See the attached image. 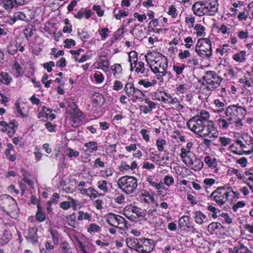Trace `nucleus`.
<instances>
[{"instance_id":"nucleus-14","label":"nucleus","mask_w":253,"mask_h":253,"mask_svg":"<svg viewBox=\"0 0 253 253\" xmlns=\"http://www.w3.org/2000/svg\"><path fill=\"white\" fill-rule=\"evenodd\" d=\"M231 108L234 114L237 124H240L246 114V110L243 107L236 105H231Z\"/></svg>"},{"instance_id":"nucleus-35","label":"nucleus","mask_w":253,"mask_h":253,"mask_svg":"<svg viewBox=\"0 0 253 253\" xmlns=\"http://www.w3.org/2000/svg\"><path fill=\"white\" fill-rule=\"evenodd\" d=\"M37 208L38 210L36 214V219L39 222H42L45 220V213L42 211V209L39 205L37 206Z\"/></svg>"},{"instance_id":"nucleus-56","label":"nucleus","mask_w":253,"mask_h":253,"mask_svg":"<svg viewBox=\"0 0 253 253\" xmlns=\"http://www.w3.org/2000/svg\"><path fill=\"white\" fill-rule=\"evenodd\" d=\"M78 36L84 42H85L86 40L90 38L89 34L84 30L81 32H78Z\"/></svg>"},{"instance_id":"nucleus-61","label":"nucleus","mask_w":253,"mask_h":253,"mask_svg":"<svg viewBox=\"0 0 253 253\" xmlns=\"http://www.w3.org/2000/svg\"><path fill=\"white\" fill-rule=\"evenodd\" d=\"M93 56L92 52L91 51H88L86 53L82 56L80 59L78 60L79 63H83L86 61L87 60L90 59Z\"/></svg>"},{"instance_id":"nucleus-29","label":"nucleus","mask_w":253,"mask_h":253,"mask_svg":"<svg viewBox=\"0 0 253 253\" xmlns=\"http://www.w3.org/2000/svg\"><path fill=\"white\" fill-rule=\"evenodd\" d=\"M135 89V87L134 86L133 84L128 83L125 85L124 88V91L126 95L130 97L133 96Z\"/></svg>"},{"instance_id":"nucleus-51","label":"nucleus","mask_w":253,"mask_h":253,"mask_svg":"<svg viewBox=\"0 0 253 253\" xmlns=\"http://www.w3.org/2000/svg\"><path fill=\"white\" fill-rule=\"evenodd\" d=\"M188 85L186 84H179L177 85L176 91L179 94H183L188 90Z\"/></svg>"},{"instance_id":"nucleus-50","label":"nucleus","mask_w":253,"mask_h":253,"mask_svg":"<svg viewBox=\"0 0 253 253\" xmlns=\"http://www.w3.org/2000/svg\"><path fill=\"white\" fill-rule=\"evenodd\" d=\"M219 142L221 145L223 147H226L227 145H230L232 144V139L229 137L225 136L220 137L218 139Z\"/></svg>"},{"instance_id":"nucleus-32","label":"nucleus","mask_w":253,"mask_h":253,"mask_svg":"<svg viewBox=\"0 0 253 253\" xmlns=\"http://www.w3.org/2000/svg\"><path fill=\"white\" fill-rule=\"evenodd\" d=\"M97 65L101 67V69L105 72L109 70V62L105 57L101 58L97 63Z\"/></svg>"},{"instance_id":"nucleus-58","label":"nucleus","mask_w":253,"mask_h":253,"mask_svg":"<svg viewBox=\"0 0 253 253\" xmlns=\"http://www.w3.org/2000/svg\"><path fill=\"white\" fill-rule=\"evenodd\" d=\"M142 195L144 197L143 200L145 203H149L150 202H153L154 201L153 196L147 191H145L144 193L142 194Z\"/></svg>"},{"instance_id":"nucleus-7","label":"nucleus","mask_w":253,"mask_h":253,"mask_svg":"<svg viewBox=\"0 0 253 253\" xmlns=\"http://www.w3.org/2000/svg\"><path fill=\"white\" fill-rule=\"evenodd\" d=\"M227 173L230 175L234 174L238 179H242L243 181L249 186L253 193V169L246 170L244 174L238 169L234 168L229 169Z\"/></svg>"},{"instance_id":"nucleus-12","label":"nucleus","mask_w":253,"mask_h":253,"mask_svg":"<svg viewBox=\"0 0 253 253\" xmlns=\"http://www.w3.org/2000/svg\"><path fill=\"white\" fill-rule=\"evenodd\" d=\"M146 181L152 187L157 190V193L159 195L162 194L163 190L165 189V186L162 181H159L158 180L151 175L146 177Z\"/></svg>"},{"instance_id":"nucleus-4","label":"nucleus","mask_w":253,"mask_h":253,"mask_svg":"<svg viewBox=\"0 0 253 253\" xmlns=\"http://www.w3.org/2000/svg\"><path fill=\"white\" fill-rule=\"evenodd\" d=\"M119 187L127 194L134 193L138 187V180L132 176H124L120 177L118 182Z\"/></svg>"},{"instance_id":"nucleus-25","label":"nucleus","mask_w":253,"mask_h":253,"mask_svg":"<svg viewBox=\"0 0 253 253\" xmlns=\"http://www.w3.org/2000/svg\"><path fill=\"white\" fill-rule=\"evenodd\" d=\"M195 117H197L199 120H201L202 122L207 124H208L209 122H212V121H209L210 119V114L208 111L205 110L201 111L199 114Z\"/></svg>"},{"instance_id":"nucleus-54","label":"nucleus","mask_w":253,"mask_h":253,"mask_svg":"<svg viewBox=\"0 0 253 253\" xmlns=\"http://www.w3.org/2000/svg\"><path fill=\"white\" fill-rule=\"evenodd\" d=\"M114 173V170L112 168H107L104 170H101L100 173L103 177L108 178L111 176Z\"/></svg>"},{"instance_id":"nucleus-64","label":"nucleus","mask_w":253,"mask_h":253,"mask_svg":"<svg viewBox=\"0 0 253 253\" xmlns=\"http://www.w3.org/2000/svg\"><path fill=\"white\" fill-rule=\"evenodd\" d=\"M94 79L96 83L101 84L104 80L103 75L101 72H96L93 75Z\"/></svg>"},{"instance_id":"nucleus-27","label":"nucleus","mask_w":253,"mask_h":253,"mask_svg":"<svg viewBox=\"0 0 253 253\" xmlns=\"http://www.w3.org/2000/svg\"><path fill=\"white\" fill-rule=\"evenodd\" d=\"M160 54H159V53L155 52H150L147 53L145 55V57L146 61L151 66V64H153L156 61V60H157V58H158L157 55L159 56Z\"/></svg>"},{"instance_id":"nucleus-43","label":"nucleus","mask_w":253,"mask_h":253,"mask_svg":"<svg viewBox=\"0 0 253 253\" xmlns=\"http://www.w3.org/2000/svg\"><path fill=\"white\" fill-rule=\"evenodd\" d=\"M19 47V44L17 42L10 43L8 47V52L11 55L15 54L18 50Z\"/></svg>"},{"instance_id":"nucleus-49","label":"nucleus","mask_w":253,"mask_h":253,"mask_svg":"<svg viewBox=\"0 0 253 253\" xmlns=\"http://www.w3.org/2000/svg\"><path fill=\"white\" fill-rule=\"evenodd\" d=\"M237 36L242 40H246L249 37V33L247 30H240L236 33Z\"/></svg>"},{"instance_id":"nucleus-17","label":"nucleus","mask_w":253,"mask_h":253,"mask_svg":"<svg viewBox=\"0 0 253 253\" xmlns=\"http://www.w3.org/2000/svg\"><path fill=\"white\" fill-rule=\"evenodd\" d=\"M134 67L135 68V71L142 77H147L149 76V70L146 68L143 62L139 61L134 64Z\"/></svg>"},{"instance_id":"nucleus-8","label":"nucleus","mask_w":253,"mask_h":253,"mask_svg":"<svg viewBox=\"0 0 253 253\" xmlns=\"http://www.w3.org/2000/svg\"><path fill=\"white\" fill-rule=\"evenodd\" d=\"M217 113L220 117L217 120V124L222 129L226 130L230 125L234 124L233 121L227 115L224 109L218 110Z\"/></svg>"},{"instance_id":"nucleus-57","label":"nucleus","mask_w":253,"mask_h":253,"mask_svg":"<svg viewBox=\"0 0 253 253\" xmlns=\"http://www.w3.org/2000/svg\"><path fill=\"white\" fill-rule=\"evenodd\" d=\"M0 4L5 9H11L14 6L12 0H1Z\"/></svg>"},{"instance_id":"nucleus-59","label":"nucleus","mask_w":253,"mask_h":253,"mask_svg":"<svg viewBox=\"0 0 253 253\" xmlns=\"http://www.w3.org/2000/svg\"><path fill=\"white\" fill-rule=\"evenodd\" d=\"M224 111L226 113L227 115H228V116L231 118V120H232L234 123L237 124L234 114L232 109L231 108V105H229L226 107L225 109H224Z\"/></svg>"},{"instance_id":"nucleus-63","label":"nucleus","mask_w":253,"mask_h":253,"mask_svg":"<svg viewBox=\"0 0 253 253\" xmlns=\"http://www.w3.org/2000/svg\"><path fill=\"white\" fill-rule=\"evenodd\" d=\"M13 68L15 71L16 77H18L22 75V68L17 62H15L14 64Z\"/></svg>"},{"instance_id":"nucleus-44","label":"nucleus","mask_w":253,"mask_h":253,"mask_svg":"<svg viewBox=\"0 0 253 253\" xmlns=\"http://www.w3.org/2000/svg\"><path fill=\"white\" fill-rule=\"evenodd\" d=\"M13 18L15 21L16 20H23V21H29L26 15L22 11H17L15 12L13 16Z\"/></svg>"},{"instance_id":"nucleus-53","label":"nucleus","mask_w":253,"mask_h":253,"mask_svg":"<svg viewBox=\"0 0 253 253\" xmlns=\"http://www.w3.org/2000/svg\"><path fill=\"white\" fill-rule=\"evenodd\" d=\"M200 43L199 45L201 46L205 45V47H208L209 49H212V42L208 38H203L200 39Z\"/></svg>"},{"instance_id":"nucleus-48","label":"nucleus","mask_w":253,"mask_h":253,"mask_svg":"<svg viewBox=\"0 0 253 253\" xmlns=\"http://www.w3.org/2000/svg\"><path fill=\"white\" fill-rule=\"evenodd\" d=\"M50 233L52 239V244L56 245L59 242V235L56 230L51 229Z\"/></svg>"},{"instance_id":"nucleus-47","label":"nucleus","mask_w":253,"mask_h":253,"mask_svg":"<svg viewBox=\"0 0 253 253\" xmlns=\"http://www.w3.org/2000/svg\"><path fill=\"white\" fill-rule=\"evenodd\" d=\"M154 96L156 99L162 102L166 103L168 102L167 99H166L165 97L163 95V91L157 90L154 92Z\"/></svg>"},{"instance_id":"nucleus-3","label":"nucleus","mask_w":253,"mask_h":253,"mask_svg":"<svg viewBox=\"0 0 253 253\" xmlns=\"http://www.w3.org/2000/svg\"><path fill=\"white\" fill-rule=\"evenodd\" d=\"M0 208L12 218H15L18 212V208L15 200L8 195L0 196Z\"/></svg>"},{"instance_id":"nucleus-9","label":"nucleus","mask_w":253,"mask_h":253,"mask_svg":"<svg viewBox=\"0 0 253 253\" xmlns=\"http://www.w3.org/2000/svg\"><path fill=\"white\" fill-rule=\"evenodd\" d=\"M151 69L154 73L160 72L161 69L168 68V59L162 54H160L157 60L151 64Z\"/></svg>"},{"instance_id":"nucleus-40","label":"nucleus","mask_w":253,"mask_h":253,"mask_svg":"<svg viewBox=\"0 0 253 253\" xmlns=\"http://www.w3.org/2000/svg\"><path fill=\"white\" fill-rule=\"evenodd\" d=\"M87 231L90 234L93 235L95 232H99L101 231V227L96 223H91L89 225Z\"/></svg>"},{"instance_id":"nucleus-46","label":"nucleus","mask_w":253,"mask_h":253,"mask_svg":"<svg viewBox=\"0 0 253 253\" xmlns=\"http://www.w3.org/2000/svg\"><path fill=\"white\" fill-rule=\"evenodd\" d=\"M139 238H134L131 237L127 238L126 240V242L127 246L130 248V249H132L135 245L138 244V241H139Z\"/></svg>"},{"instance_id":"nucleus-45","label":"nucleus","mask_w":253,"mask_h":253,"mask_svg":"<svg viewBox=\"0 0 253 253\" xmlns=\"http://www.w3.org/2000/svg\"><path fill=\"white\" fill-rule=\"evenodd\" d=\"M157 149L160 152H162L165 149V146L167 144L166 140L165 139L159 138L156 142Z\"/></svg>"},{"instance_id":"nucleus-26","label":"nucleus","mask_w":253,"mask_h":253,"mask_svg":"<svg viewBox=\"0 0 253 253\" xmlns=\"http://www.w3.org/2000/svg\"><path fill=\"white\" fill-rule=\"evenodd\" d=\"M246 52L245 51H241L236 53L232 56V58L235 61L239 63H243L246 60Z\"/></svg>"},{"instance_id":"nucleus-6","label":"nucleus","mask_w":253,"mask_h":253,"mask_svg":"<svg viewBox=\"0 0 253 253\" xmlns=\"http://www.w3.org/2000/svg\"><path fill=\"white\" fill-rule=\"evenodd\" d=\"M231 192L235 195H239L238 192L233 191L231 188H226L225 187H219L212 192L210 198L215 201L218 206H221L227 201Z\"/></svg>"},{"instance_id":"nucleus-22","label":"nucleus","mask_w":253,"mask_h":253,"mask_svg":"<svg viewBox=\"0 0 253 253\" xmlns=\"http://www.w3.org/2000/svg\"><path fill=\"white\" fill-rule=\"evenodd\" d=\"M16 111L18 113L21 117L27 118L29 116V109L26 105L20 106V103L16 102L15 104Z\"/></svg>"},{"instance_id":"nucleus-24","label":"nucleus","mask_w":253,"mask_h":253,"mask_svg":"<svg viewBox=\"0 0 253 253\" xmlns=\"http://www.w3.org/2000/svg\"><path fill=\"white\" fill-rule=\"evenodd\" d=\"M54 245L49 241H46L43 247L40 249V253H53L55 248Z\"/></svg>"},{"instance_id":"nucleus-16","label":"nucleus","mask_w":253,"mask_h":253,"mask_svg":"<svg viewBox=\"0 0 253 253\" xmlns=\"http://www.w3.org/2000/svg\"><path fill=\"white\" fill-rule=\"evenodd\" d=\"M205 6V0H200L193 4L192 9L196 15L201 17L206 15Z\"/></svg>"},{"instance_id":"nucleus-42","label":"nucleus","mask_w":253,"mask_h":253,"mask_svg":"<svg viewBox=\"0 0 253 253\" xmlns=\"http://www.w3.org/2000/svg\"><path fill=\"white\" fill-rule=\"evenodd\" d=\"M78 220L79 221H82L83 219L87 220L88 221H91V215L86 212H84L83 211H78Z\"/></svg>"},{"instance_id":"nucleus-20","label":"nucleus","mask_w":253,"mask_h":253,"mask_svg":"<svg viewBox=\"0 0 253 253\" xmlns=\"http://www.w3.org/2000/svg\"><path fill=\"white\" fill-rule=\"evenodd\" d=\"M229 253H253L247 247L242 244L236 246L229 249Z\"/></svg>"},{"instance_id":"nucleus-31","label":"nucleus","mask_w":253,"mask_h":253,"mask_svg":"<svg viewBox=\"0 0 253 253\" xmlns=\"http://www.w3.org/2000/svg\"><path fill=\"white\" fill-rule=\"evenodd\" d=\"M12 81V78L6 72H1L0 74V82L1 84L7 85Z\"/></svg>"},{"instance_id":"nucleus-60","label":"nucleus","mask_w":253,"mask_h":253,"mask_svg":"<svg viewBox=\"0 0 253 253\" xmlns=\"http://www.w3.org/2000/svg\"><path fill=\"white\" fill-rule=\"evenodd\" d=\"M61 248L62 253H73V249L67 242L63 243Z\"/></svg>"},{"instance_id":"nucleus-13","label":"nucleus","mask_w":253,"mask_h":253,"mask_svg":"<svg viewBox=\"0 0 253 253\" xmlns=\"http://www.w3.org/2000/svg\"><path fill=\"white\" fill-rule=\"evenodd\" d=\"M200 40H198V42L195 47V52L198 55L203 58H210L212 55V49L205 47V45L201 46L199 45Z\"/></svg>"},{"instance_id":"nucleus-15","label":"nucleus","mask_w":253,"mask_h":253,"mask_svg":"<svg viewBox=\"0 0 253 253\" xmlns=\"http://www.w3.org/2000/svg\"><path fill=\"white\" fill-rule=\"evenodd\" d=\"M141 253H150L154 250L155 244L154 240L148 238H142Z\"/></svg>"},{"instance_id":"nucleus-11","label":"nucleus","mask_w":253,"mask_h":253,"mask_svg":"<svg viewBox=\"0 0 253 253\" xmlns=\"http://www.w3.org/2000/svg\"><path fill=\"white\" fill-rule=\"evenodd\" d=\"M107 222L110 225L118 227L119 225L125 223L126 219L122 216L113 213H108L106 217Z\"/></svg>"},{"instance_id":"nucleus-2","label":"nucleus","mask_w":253,"mask_h":253,"mask_svg":"<svg viewBox=\"0 0 253 253\" xmlns=\"http://www.w3.org/2000/svg\"><path fill=\"white\" fill-rule=\"evenodd\" d=\"M234 155H250L253 152V137L247 133L235 138L228 148Z\"/></svg>"},{"instance_id":"nucleus-62","label":"nucleus","mask_w":253,"mask_h":253,"mask_svg":"<svg viewBox=\"0 0 253 253\" xmlns=\"http://www.w3.org/2000/svg\"><path fill=\"white\" fill-rule=\"evenodd\" d=\"M114 202L119 205H123L125 203L126 197L124 194H120L116 196L114 199Z\"/></svg>"},{"instance_id":"nucleus-21","label":"nucleus","mask_w":253,"mask_h":253,"mask_svg":"<svg viewBox=\"0 0 253 253\" xmlns=\"http://www.w3.org/2000/svg\"><path fill=\"white\" fill-rule=\"evenodd\" d=\"M37 231V228L36 227H30L29 228L26 238L32 243H36L38 242Z\"/></svg>"},{"instance_id":"nucleus-37","label":"nucleus","mask_w":253,"mask_h":253,"mask_svg":"<svg viewBox=\"0 0 253 253\" xmlns=\"http://www.w3.org/2000/svg\"><path fill=\"white\" fill-rule=\"evenodd\" d=\"M194 29L196 31V35L197 37H204L206 36L205 28L201 24H196Z\"/></svg>"},{"instance_id":"nucleus-30","label":"nucleus","mask_w":253,"mask_h":253,"mask_svg":"<svg viewBox=\"0 0 253 253\" xmlns=\"http://www.w3.org/2000/svg\"><path fill=\"white\" fill-rule=\"evenodd\" d=\"M67 198L68 200H69L71 208H72L74 211H76L78 209H80L83 205V203L73 199L70 196H68Z\"/></svg>"},{"instance_id":"nucleus-1","label":"nucleus","mask_w":253,"mask_h":253,"mask_svg":"<svg viewBox=\"0 0 253 253\" xmlns=\"http://www.w3.org/2000/svg\"><path fill=\"white\" fill-rule=\"evenodd\" d=\"M187 125L191 131L204 137L214 139L218 136V131L213 122H209L207 124L197 117H193L188 121Z\"/></svg>"},{"instance_id":"nucleus-10","label":"nucleus","mask_w":253,"mask_h":253,"mask_svg":"<svg viewBox=\"0 0 253 253\" xmlns=\"http://www.w3.org/2000/svg\"><path fill=\"white\" fill-rule=\"evenodd\" d=\"M205 14L207 16H214L218 11V0H205Z\"/></svg>"},{"instance_id":"nucleus-5","label":"nucleus","mask_w":253,"mask_h":253,"mask_svg":"<svg viewBox=\"0 0 253 253\" xmlns=\"http://www.w3.org/2000/svg\"><path fill=\"white\" fill-rule=\"evenodd\" d=\"M203 85L210 91L216 89L220 85L223 79L215 72L208 71L203 77Z\"/></svg>"},{"instance_id":"nucleus-19","label":"nucleus","mask_w":253,"mask_h":253,"mask_svg":"<svg viewBox=\"0 0 253 253\" xmlns=\"http://www.w3.org/2000/svg\"><path fill=\"white\" fill-rule=\"evenodd\" d=\"M204 162L206 165L211 169H215L217 170V160L214 157H211L210 156H206L204 158Z\"/></svg>"},{"instance_id":"nucleus-55","label":"nucleus","mask_w":253,"mask_h":253,"mask_svg":"<svg viewBox=\"0 0 253 253\" xmlns=\"http://www.w3.org/2000/svg\"><path fill=\"white\" fill-rule=\"evenodd\" d=\"M229 47V44L227 43H225L223 44L221 46L217 48L216 50L217 53H218L220 55L222 56L224 53L228 52L229 49L228 47Z\"/></svg>"},{"instance_id":"nucleus-28","label":"nucleus","mask_w":253,"mask_h":253,"mask_svg":"<svg viewBox=\"0 0 253 253\" xmlns=\"http://www.w3.org/2000/svg\"><path fill=\"white\" fill-rule=\"evenodd\" d=\"M137 53L135 51H131L128 53V61L130 64V69L131 71L133 69V64L137 62L138 57Z\"/></svg>"},{"instance_id":"nucleus-34","label":"nucleus","mask_w":253,"mask_h":253,"mask_svg":"<svg viewBox=\"0 0 253 253\" xmlns=\"http://www.w3.org/2000/svg\"><path fill=\"white\" fill-rule=\"evenodd\" d=\"M111 70L113 73V76L118 78L122 73V66L120 64H115L111 67Z\"/></svg>"},{"instance_id":"nucleus-18","label":"nucleus","mask_w":253,"mask_h":253,"mask_svg":"<svg viewBox=\"0 0 253 253\" xmlns=\"http://www.w3.org/2000/svg\"><path fill=\"white\" fill-rule=\"evenodd\" d=\"M84 146L85 148L84 152L87 154L93 153L98 150V144L96 141H90L84 143Z\"/></svg>"},{"instance_id":"nucleus-23","label":"nucleus","mask_w":253,"mask_h":253,"mask_svg":"<svg viewBox=\"0 0 253 253\" xmlns=\"http://www.w3.org/2000/svg\"><path fill=\"white\" fill-rule=\"evenodd\" d=\"M195 155H196L193 152L187 151L185 149H181V153L179 154L180 158L185 164Z\"/></svg>"},{"instance_id":"nucleus-36","label":"nucleus","mask_w":253,"mask_h":253,"mask_svg":"<svg viewBox=\"0 0 253 253\" xmlns=\"http://www.w3.org/2000/svg\"><path fill=\"white\" fill-rule=\"evenodd\" d=\"M194 218L197 223L201 224L204 222V220L206 218V216L203 212L199 211L195 213Z\"/></svg>"},{"instance_id":"nucleus-39","label":"nucleus","mask_w":253,"mask_h":253,"mask_svg":"<svg viewBox=\"0 0 253 253\" xmlns=\"http://www.w3.org/2000/svg\"><path fill=\"white\" fill-rule=\"evenodd\" d=\"M108 182L105 180H103L101 181H99L97 183V188L103 192L104 194L106 193L109 191V188L107 186ZM104 194H103L104 195Z\"/></svg>"},{"instance_id":"nucleus-52","label":"nucleus","mask_w":253,"mask_h":253,"mask_svg":"<svg viewBox=\"0 0 253 253\" xmlns=\"http://www.w3.org/2000/svg\"><path fill=\"white\" fill-rule=\"evenodd\" d=\"M164 185H166L168 186H170L173 185L174 183V180L173 177L171 175H165L164 178Z\"/></svg>"},{"instance_id":"nucleus-38","label":"nucleus","mask_w":253,"mask_h":253,"mask_svg":"<svg viewBox=\"0 0 253 253\" xmlns=\"http://www.w3.org/2000/svg\"><path fill=\"white\" fill-rule=\"evenodd\" d=\"M204 166V163L201 159L196 157L194 163L191 168L195 171H198L201 170Z\"/></svg>"},{"instance_id":"nucleus-33","label":"nucleus","mask_w":253,"mask_h":253,"mask_svg":"<svg viewBox=\"0 0 253 253\" xmlns=\"http://www.w3.org/2000/svg\"><path fill=\"white\" fill-rule=\"evenodd\" d=\"M190 217L188 216L184 215L180 217L178 221V224L180 227H187L190 226Z\"/></svg>"},{"instance_id":"nucleus-41","label":"nucleus","mask_w":253,"mask_h":253,"mask_svg":"<svg viewBox=\"0 0 253 253\" xmlns=\"http://www.w3.org/2000/svg\"><path fill=\"white\" fill-rule=\"evenodd\" d=\"M239 69L238 68H233L230 67L228 69H226V73L230 78L235 79L238 76V71Z\"/></svg>"}]
</instances>
